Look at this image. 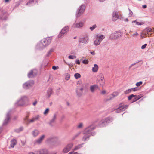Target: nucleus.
Wrapping results in <instances>:
<instances>
[{
  "label": "nucleus",
  "instance_id": "nucleus-52",
  "mask_svg": "<svg viewBox=\"0 0 154 154\" xmlns=\"http://www.w3.org/2000/svg\"><path fill=\"white\" fill-rule=\"evenodd\" d=\"M118 94H119L117 92H114L112 94V95L113 97H115L117 96L118 95Z\"/></svg>",
  "mask_w": 154,
  "mask_h": 154
},
{
  "label": "nucleus",
  "instance_id": "nucleus-34",
  "mask_svg": "<svg viewBox=\"0 0 154 154\" xmlns=\"http://www.w3.org/2000/svg\"><path fill=\"white\" fill-rule=\"evenodd\" d=\"M54 51V49L53 48H51L50 49L48 52L47 54V56H49L51 54L52 52H53Z\"/></svg>",
  "mask_w": 154,
  "mask_h": 154
},
{
  "label": "nucleus",
  "instance_id": "nucleus-14",
  "mask_svg": "<svg viewBox=\"0 0 154 154\" xmlns=\"http://www.w3.org/2000/svg\"><path fill=\"white\" fill-rule=\"evenodd\" d=\"M89 41V39L88 36L86 35L82 38H80L79 40V42L82 43L87 44L88 43Z\"/></svg>",
  "mask_w": 154,
  "mask_h": 154
},
{
  "label": "nucleus",
  "instance_id": "nucleus-55",
  "mask_svg": "<svg viewBox=\"0 0 154 154\" xmlns=\"http://www.w3.org/2000/svg\"><path fill=\"white\" fill-rule=\"evenodd\" d=\"M58 67L54 66H52V68L54 70H56L58 69Z\"/></svg>",
  "mask_w": 154,
  "mask_h": 154
},
{
  "label": "nucleus",
  "instance_id": "nucleus-35",
  "mask_svg": "<svg viewBox=\"0 0 154 154\" xmlns=\"http://www.w3.org/2000/svg\"><path fill=\"white\" fill-rule=\"evenodd\" d=\"M84 58V57H83L81 59V60H82V62L83 63L85 64H88L89 62L88 60L85 59L83 60Z\"/></svg>",
  "mask_w": 154,
  "mask_h": 154
},
{
  "label": "nucleus",
  "instance_id": "nucleus-64",
  "mask_svg": "<svg viewBox=\"0 0 154 154\" xmlns=\"http://www.w3.org/2000/svg\"><path fill=\"white\" fill-rule=\"evenodd\" d=\"M37 103V101H35L33 103V106H35Z\"/></svg>",
  "mask_w": 154,
  "mask_h": 154
},
{
  "label": "nucleus",
  "instance_id": "nucleus-58",
  "mask_svg": "<svg viewBox=\"0 0 154 154\" xmlns=\"http://www.w3.org/2000/svg\"><path fill=\"white\" fill-rule=\"evenodd\" d=\"M131 89L132 91H135L137 90V88L136 87L134 88H131Z\"/></svg>",
  "mask_w": 154,
  "mask_h": 154
},
{
  "label": "nucleus",
  "instance_id": "nucleus-49",
  "mask_svg": "<svg viewBox=\"0 0 154 154\" xmlns=\"http://www.w3.org/2000/svg\"><path fill=\"white\" fill-rule=\"evenodd\" d=\"M143 83L142 81H140L139 82H137L136 84V85L137 87H139Z\"/></svg>",
  "mask_w": 154,
  "mask_h": 154
},
{
  "label": "nucleus",
  "instance_id": "nucleus-60",
  "mask_svg": "<svg viewBox=\"0 0 154 154\" xmlns=\"http://www.w3.org/2000/svg\"><path fill=\"white\" fill-rule=\"evenodd\" d=\"M146 36V35H143V32H142V33H141V34L140 35V36H141V37L143 38H144L145 37L144 36Z\"/></svg>",
  "mask_w": 154,
  "mask_h": 154
},
{
  "label": "nucleus",
  "instance_id": "nucleus-44",
  "mask_svg": "<svg viewBox=\"0 0 154 154\" xmlns=\"http://www.w3.org/2000/svg\"><path fill=\"white\" fill-rule=\"evenodd\" d=\"M74 77L77 79L81 77V75L79 73H76L74 75Z\"/></svg>",
  "mask_w": 154,
  "mask_h": 154
},
{
  "label": "nucleus",
  "instance_id": "nucleus-6",
  "mask_svg": "<svg viewBox=\"0 0 154 154\" xmlns=\"http://www.w3.org/2000/svg\"><path fill=\"white\" fill-rule=\"evenodd\" d=\"M87 88L86 85L85 84H82V85L77 88L76 90V92L78 95L80 94V93L82 92L83 90H86Z\"/></svg>",
  "mask_w": 154,
  "mask_h": 154
},
{
  "label": "nucleus",
  "instance_id": "nucleus-13",
  "mask_svg": "<svg viewBox=\"0 0 154 154\" xmlns=\"http://www.w3.org/2000/svg\"><path fill=\"white\" fill-rule=\"evenodd\" d=\"M37 74V70L34 69L31 70L28 74V76L29 78H31L36 75Z\"/></svg>",
  "mask_w": 154,
  "mask_h": 154
},
{
  "label": "nucleus",
  "instance_id": "nucleus-21",
  "mask_svg": "<svg viewBox=\"0 0 154 154\" xmlns=\"http://www.w3.org/2000/svg\"><path fill=\"white\" fill-rule=\"evenodd\" d=\"M40 132L39 130L37 129L33 130L32 132V134L34 137H37L39 134Z\"/></svg>",
  "mask_w": 154,
  "mask_h": 154
},
{
  "label": "nucleus",
  "instance_id": "nucleus-8",
  "mask_svg": "<svg viewBox=\"0 0 154 154\" xmlns=\"http://www.w3.org/2000/svg\"><path fill=\"white\" fill-rule=\"evenodd\" d=\"M95 128L94 127L90 126L86 128L83 132L84 134L85 135H88L91 136L90 134L91 131L95 129Z\"/></svg>",
  "mask_w": 154,
  "mask_h": 154
},
{
  "label": "nucleus",
  "instance_id": "nucleus-20",
  "mask_svg": "<svg viewBox=\"0 0 154 154\" xmlns=\"http://www.w3.org/2000/svg\"><path fill=\"white\" fill-rule=\"evenodd\" d=\"M10 116V112H9L8 113H7L6 114V118L3 122V125H6L7 124L9 119Z\"/></svg>",
  "mask_w": 154,
  "mask_h": 154
},
{
  "label": "nucleus",
  "instance_id": "nucleus-63",
  "mask_svg": "<svg viewBox=\"0 0 154 154\" xmlns=\"http://www.w3.org/2000/svg\"><path fill=\"white\" fill-rule=\"evenodd\" d=\"M95 133L94 132H91V133L90 134L91 136V135L94 136L95 135Z\"/></svg>",
  "mask_w": 154,
  "mask_h": 154
},
{
  "label": "nucleus",
  "instance_id": "nucleus-46",
  "mask_svg": "<svg viewBox=\"0 0 154 154\" xmlns=\"http://www.w3.org/2000/svg\"><path fill=\"white\" fill-rule=\"evenodd\" d=\"M135 97V95L134 94H131L130 95H129L128 97V100H131L132 98L134 97Z\"/></svg>",
  "mask_w": 154,
  "mask_h": 154
},
{
  "label": "nucleus",
  "instance_id": "nucleus-43",
  "mask_svg": "<svg viewBox=\"0 0 154 154\" xmlns=\"http://www.w3.org/2000/svg\"><path fill=\"white\" fill-rule=\"evenodd\" d=\"M132 23H135L137 25H142L143 24V23L137 22L136 21V20L132 21Z\"/></svg>",
  "mask_w": 154,
  "mask_h": 154
},
{
  "label": "nucleus",
  "instance_id": "nucleus-10",
  "mask_svg": "<svg viewBox=\"0 0 154 154\" xmlns=\"http://www.w3.org/2000/svg\"><path fill=\"white\" fill-rule=\"evenodd\" d=\"M52 38L48 37L41 40L45 47L48 45L51 42Z\"/></svg>",
  "mask_w": 154,
  "mask_h": 154
},
{
  "label": "nucleus",
  "instance_id": "nucleus-26",
  "mask_svg": "<svg viewBox=\"0 0 154 154\" xmlns=\"http://www.w3.org/2000/svg\"><path fill=\"white\" fill-rule=\"evenodd\" d=\"M151 28L147 27L143 31V34L144 35H146V33L150 32L152 30Z\"/></svg>",
  "mask_w": 154,
  "mask_h": 154
},
{
  "label": "nucleus",
  "instance_id": "nucleus-33",
  "mask_svg": "<svg viewBox=\"0 0 154 154\" xmlns=\"http://www.w3.org/2000/svg\"><path fill=\"white\" fill-rule=\"evenodd\" d=\"M90 136L88 135H85V136L83 137L82 140L84 141L88 140Z\"/></svg>",
  "mask_w": 154,
  "mask_h": 154
},
{
  "label": "nucleus",
  "instance_id": "nucleus-28",
  "mask_svg": "<svg viewBox=\"0 0 154 154\" xmlns=\"http://www.w3.org/2000/svg\"><path fill=\"white\" fill-rule=\"evenodd\" d=\"M135 95V97H134L135 98L134 99V101H133V102L137 101L138 100L140 99V98H141V97H143V95L142 94H140L139 95L137 96L136 95Z\"/></svg>",
  "mask_w": 154,
  "mask_h": 154
},
{
  "label": "nucleus",
  "instance_id": "nucleus-54",
  "mask_svg": "<svg viewBox=\"0 0 154 154\" xmlns=\"http://www.w3.org/2000/svg\"><path fill=\"white\" fill-rule=\"evenodd\" d=\"M147 44H145L144 45H142L141 47V48L142 49H143L145 48L147 46Z\"/></svg>",
  "mask_w": 154,
  "mask_h": 154
},
{
  "label": "nucleus",
  "instance_id": "nucleus-61",
  "mask_svg": "<svg viewBox=\"0 0 154 154\" xmlns=\"http://www.w3.org/2000/svg\"><path fill=\"white\" fill-rule=\"evenodd\" d=\"M106 91L105 90H103L102 91H101V94H106Z\"/></svg>",
  "mask_w": 154,
  "mask_h": 154
},
{
  "label": "nucleus",
  "instance_id": "nucleus-39",
  "mask_svg": "<svg viewBox=\"0 0 154 154\" xmlns=\"http://www.w3.org/2000/svg\"><path fill=\"white\" fill-rule=\"evenodd\" d=\"M131 88L125 91L124 92V93L125 94H128L130 93L131 92Z\"/></svg>",
  "mask_w": 154,
  "mask_h": 154
},
{
  "label": "nucleus",
  "instance_id": "nucleus-42",
  "mask_svg": "<svg viewBox=\"0 0 154 154\" xmlns=\"http://www.w3.org/2000/svg\"><path fill=\"white\" fill-rule=\"evenodd\" d=\"M62 32L61 31L58 35L57 36V37L59 38H63V35H64Z\"/></svg>",
  "mask_w": 154,
  "mask_h": 154
},
{
  "label": "nucleus",
  "instance_id": "nucleus-1",
  "mask_svg": "<svg viewBox=\"0 0 154 154\" xmlns=\"http://www.w3.org/2000/svg\"><path fill=\"white\" fill-rule=\"evenodd\" d=\"M29 100L28 96L25 95L21 96L15 102L14 105L16 107L26 106L28 105V103Z\"/></svg>",
  "mask_w": 154,
  "mask_h": 154
},
{
  "label": "nucleus",
  "instance_id": "nucleus-18",
  "mask_svg": "<svg viewBox=\"0 0 154 154\" xmlns=\"http://www.w3.org/2000/svg\"><path fill=\"white\" fill-rule=\"evenodd\" d=\"M36 48L39 50L45 48L42 42L40 41L37 44Z\"/></svg>",
  "mask_w": 154,
  "mask_h": 154
},
{
  "label": "nucleus",
  "instance_id": "nucleus-51",
  "mask_svg": "<svg viewBox=\"0 0 154 154\" xmlns=\"http://www.w3.org/2000/svg\"><path fill=\"white\" fill-rule=\"evenodd\" d=\"M139 35V34L137 33V32H136L135 33H134V34H133L131 36L132 37H137Z\"/></svg>",
  "mask_w": 154,
  "mask_h": 154
},
{
  "label": "nucleus",
  "instance_id": "nucleus-37",
  "mask_svg": "<svg viewBox=\"0 0 154 154\" xmlns=\"http://www.w3.org/2000/svg\"><path fill=\"white\" fill-rule=\"evenodd\" d=\"M70 151L69 149L66 146L63 149V152L64 153H66Z\"/></svg>",
  "mask_w": 154,
  "mask_h": 154
},
{
  "label": "nucleus",
  "instance_id": "nucleus-36",
  "mask_svg": "<svg viewBox=\"0 0 154 154\" xmlns=\"http://www.w3.org/2000/svg\"><path fill=\"white\" fill-rule=\"evenodd\" d=\"M83 126V123H79L77 126V128L78 129H80L82 128Z\"/></svg>",
  "mask_w": 154,
  "mask_h": 154
},
{
  "label": "nucleus",
  "instance_id": "nucleus-40",
  "mask_svg": "<svg viewBox=\"0 0 154 154\" xmlns=\"http://www.w3.org/2000/svg\"><path fill=\"white\" fill-rule=\"evenodd\" d=\"M97 27V25L96 24L93 25L92 26L90 27L89 29L91 31H93Z\"/></svg>",
  "mask_w": 154,
  "mask_h": 154
},
{
  "label": "nucleus",
  "instance_id": "nucleus-25",
  "mask_svg": "<svg viewBox=\"0 0 154 154\" xmlns=\"http://www.w3.org/2000/svg\"><path fill=\"white\" fill-rule=\"evenodd\" d=\"M53 93L52 89L51 88H49L47 91L46 94V96L49 98Z\"/></svg>",
  "mask_w": 154,
  "mask_h": 154
},
{
  "label": "nucleus",
  "instance_id": "nucleus-27",
  "mask_svg": "<svg viewBox=\"0 0 154 154\" xmlns=\"http://www.w3.org/2000/svg\"><path fill=\"white\" fill-rule=\"evenodd\" d=\"M69 27L68 26H65L63 27L61 31V32H62L63 34L66 33L69 31Z\"/></svg>",
  "mask_w": 154,
  "mask_h": 154
},
{
  "label": "nucleus",
  "instance_id": "nucleus-11",
  "mask_svg": "<svg viewBox=\"0 0 154 154\" xmlns=\"http://www.w3.org/2000/svg\"><path fill=\"white\" fill-rule=\"evenodd\" d=\"M128 107V105L120 104L119 107L116 109V112L117 113H119L124 111L125 109H126Z\"/></svg>",
  "mask_w": 154,
  "mask_h": 154
},
{
  "label": "nucleus",
  "instance_id": "nucleus-47",
  "mask_svg": "<svg viewBox=\"0 0 154 154\" xmlns=\"http://www.w3.org/2000/svg\"><path fill=\"white\" fill-rule=\"evenodd\" d=\"M70 77V75L68 73H67L65 77V79L66 80H69Z\"/></svg>",
  "mask_w": 154,
  "mask_h": 154
},
{
  "label": "nucleus",
  "instance_id": "nucleus-5",
  "mask_svg": "<svg viewBox=\"0 0 154 154\" xmlns=\"http://www.w3.org/2000/svg\"><path fill=\"white\" fill-rule=\"evenodd\" d=\"M122 35V33L120 31H116L110 34L109 38L111 40H115L120 37Z\"/></svg>",
  "mask_w": 154,
  "mask_h": 154
},
{
  "label": "nucleus",
  "instance_id": "nucleus-12",
  "mask_svg": "<svg viewBox=\"0 0 154 154\" xmlns=\"http://www.w3.org/2000/svg\"><path fill=\"white\" fill-rule=\"evenodd\" d=\"M98 79H99L100 85L101 86L103 87L105 83L103 75L101 73L99 74L98 76Z\"/></svg>",
  "mask_w": 154,
  "mask_h": 154
},
{
  "label": "nucleus",
  "instance_id": "nucleus-24",
  "mask_svg": "<svg viewBox=\"0 0 154 154\" xmlns=\"http://www.w3.org/2000/svg\"><path fill=\"white\" fill-rule=\"evenodd\" d=\"M56 118V115L54 114L52 117V119L50 120L49 122V124L51 126L53 125V123L54 122Z\"/></svg>",
  "mask_w": 154,
  "mask_h": 154
},
{
  "label": "nucleus",
  "instance_id": "nucleus-30",
  "mask_svg": "<svg viewBox=\"0 0 154 154\" xmlns=\"http://www.w3.org/2000/svg\"><path fill=\"white\" fill-rule=\"evenodd\" d=\"M17 143V141L15 139H13L11 141V146L12 148H13L15 145Z\"/></svg>",
  "mask_w": 154,
  "mask_h": 154
},
{
  "label": "nucleus",
  "instance_id": "nucleus-45",
  "mask_svg": "<svg viewBox=\"0 0 154 154\" xmlns=\"http://www.w3.org/2000/svg\"><path fill=\"white\" fill-rule=\"evenodd\" d=\"M129 13L128 14V17H131L133 14V13L132 11L130 9H129Z\"/></svg>",
  "mask_w": 154,
  "mask_h": 154
},
{
  "label": "nucleus",
  "instance_id": "nucleus-3",
  "mask_svg": "<svg viewBox=\"0 0 154 154\" xmlns=\"http://www.w3.org/2000/svg\"><path fill=\"white\" fill-rule=\"evenodd\" d=\"M86 8L85 5L82 4L78 8L75 14L76 17H79L81 16L85 12Z\"/></svg>",
  "mask_w": 154,
  "mask_h": 154
},
{
  "label": "nucleus",
  "instance_id": "nucleus-17",
  "mask_svg": "<svg viewBox=\"0 0 154 154\" xmlns=\"http://www.w3.org/2000/svg\"><path fill=\"white\" fill-rule=\"evenodd\" d=\"M40 118V116L37 115H36L35 117H32V119H29L28 121V122L29 123H32L34 122L35 121L38 120Z\"/></svg>",
  "mask_w": 154,
  "mask_h": 154
},
{
  "label": "nucleus",
  "instance_id": "nucleus-59",
  "mask_svg": "<svg viewBox=\"0 0 154 154\" xmlns=\"http://www.w3.org/2000/svg\"><path fill=\"white\" fill-rule=\"evenodd\" d=\"M75 63L78 65H79L80 64L79 61L78 59H77L76 60Z\"/></svg>",
  "mask_w": 154,
  "mask_h": 154
},
{
  "label": "nucleus",
  "instance_id": "nucleus-50",
  "mask_svg": "<svg viewBox=\"0 0 154 154\" xmlns=\"http://www.w3.org/2000/svg\"><path fill=\"white\" fill-rule=\"evenodd\" d=\"M81 133V132H79L77 133L76 134H75L73 137V139H75V138H76Z\"/></svg>",
  "mask_w": 154,
  "mask_h": 154
},
{
  "label": "nucleus",
  "instance_id": "nucleus-16",
  "mask_svg": "<svg viewBox=\"0 0 154 154\" xmlns=\"http://www.w3.org/2000/svg\"><path fill=\"white\" fill-rule=\"evenodd\" d=\"M112 20L113 21H116L119 18L118 12L116 11H114L112 14Z\"/></svg>",
  "mask_w": 154,
  "mask_h": 154
},
{
  "label": "nucleus",
  "instance_id": "nucleus-31",
  "mask_svg": "<svg viewBox=\"0 0 154 154\" xmlns=\"http://www.w3.org/2000/svg\"><path fill=\"white\" fill-rule=\"evenodd\" d=\"M33 1L34 0H29L28 2L26 3V5L28 6H32L33 5L35 4L34 3H33Z\"/></svg>",
  "mask_w": 154,
  "mask_h": 154
},
{
  "label": "nucleus",
  "instance_id": "nucleus-41",
  "mask_svg": "<svg viewBox=\"0 0 154 154\" xmlns=\"http://www.w3.org/2000/svg\"><path fill=\"white\" fill-rule=\"evenodd\" d=\"M49 109L48 108H47L44 112L43 114L45 115H46L49 113Z\"/></svg>",
  "mask_w": 154,
  "mask_h": 154
},
{
  "label": "nucleus",
  "instance_id": "nucleus-29",
  "mask_svg": "<svg viewBox=\"0 0 154 154\" xmlns=\"http://www.w3.org/2000/svg\"><path fill=\"white\" fill-rule=\"evenodd\" d=\"M98 69V66L96 64L94 65V67L92 68V71L93 72H96L97 71Z\"/></svg>",
  "mask_w": 154,
  "mask_h": 154
},
{
  "label": "nucleus",
  "instance_id": "nucleus-23",
  "mask_svg": "<svg viewBox=\"0 0 154 154\" xmlns=\"http://www.w3.org/2000/svg\"><path fill=\"white\" fill-rule=\"evenodd\" d=\"M107 124V122H106L105 119H103L100 121L99 125L100 127H103L105 126Z\"/></svg>",
  "mask_w": 154,
  "mask_h": 154
},
{
  "label": "nucleus",
  "instance_id": "nucleus-32",
  "mask_svg": "<svg viewBox=\"0 0 154 154\" xmlns=\"http://www.w3.org/2000/svg\"><path fill=\"white\" fill-rule=\"evenodd\" d=\"M105 119L107 124L108 123H110L111 122H112L113 120V118L111 117H109L107 118H105Z\"/></svg>",
  "mask_w": 154,
  "mask_h": 154
},
{
  "label": "nucleus",
  "instance_id": "nucleus-38",
  "mask_svg": "<svg viewBox=\"0 0 154 154\" xmlns=\"http://www.w3.org/2000/svg\"><path fill=\"white\" fill-rule=\"evenodd\" d=\"M66 146L70 150L73 146V144L72 143H70L68 144Z\"/></svg>",
  "mask_w": 154,
  "mask_h": 154
},
{
  "label": "nucleus",
  "instance_id": "nucleus-53",
  "mask_svg": "<svg viewBox=\"0 0 154 154\" xmlns=\"http://www.w3.org/2000/svg\"><path fill=\"white\" fill-rule=\"evenodd\" d=\"M23 128L22 127L20 128L19 129L16 130V131L17 132H19L20 131H22L23 129Z\"/></svg>",
  "mask_w": 154,
  "mask_h": 154
},
{
  "label": "nucleus",
  "instance_id": "nucleus-48",
  "mask_svg": "<svg viewBox=\"0 0 154 154\" xmlns=\"http://www.w3.org/2000/svg\"><path fill=\"white\" fill-rule=\"evenodd\" d=\"M76 57L74 55H69L68 57V58L69 59H75Z\"/></svg>",
  "mask_w": 154,
  "mask_h": 154
},
{
  "label": "nucleus",
  "instance_id": "nucleus-62",
  "mask_svg": "<svg viewBox=\"0 0 154 154\" xmlns=\"http://www.w3.org/2000/svg\"><path fill=\"white\" fill-rule=\"evenodd\" d=\"M69 154H82L81 153L79 154L77 152H69Z\"/></svg>",
  "mask_w": 154,
  "mask_h": 154
},
{
  "label": "nucleus",
  "instance_id": "nucleus-2",
  "mask_svg": "<svg viewBox=\"0 0 154 154\" xmlns=\"http://www.w3.org/2000/svg\"><path fill=\"white\" fill-rule=\"evenodd\" d=\"M105 38L103 35L97 34L95 36V40L94 41V44L95 46L99 45L102 41Z\"/></svg>",
  "mask_w": 154,
  "mask_h": 154
},
{
  "label": "nucleus",
  "instance_id": "nucleus-4",
  "mask_svg": "<svg viewBox=\"0 0 154 154\" xmlns=\"http://www.w3.org/2000/svg\"><path fill=\"white\" fill-rule=\"evenodd\" d=\"M53 141L52 145L54 147H56L60 145L61 142L59 139L56 137H51L47 139V141Z\"/></svg>",
  "mask_w": 154,
  "mask_h": 154
},
{
  "label": "nucleus",
  "instance_id": "nucleus-57",
  "mask_svg": "<svg viewBox=\"0 0 154 154\" xmlns=\"http://www.w3.org/2000/svg\"><path fill=\"white\" fill-rule=\"evenodd\" d=\"M82 145H80L79 146H78L76 147H75V148L74 149V150H76L78 149H79V148H80V147H82Z\"/></svg>",
  "mask_w": 154,
  "mask_h": 154
},
{
  "label": "nucleus",
  "instance_id": "nucleus-56",
  "mask_svg": "<svg viewBox=\"0 0 154 154\" xmlns=\"http://www.w3.org/2000/svg\"><path fill=\"white\" fill-rule=\"evenodd\" d=\"M84 83H82V82L81 81H79L77 82V84L78 85H80L81 86L82 85V84H83Z\"/></svg>",
  "mask_w": 154,
  "mask_h": 154
},
{
  "label": "nucleus",
  "instance_id": "nucleus-9",
  "mask_svg": "<svg viewBox=\"0 0 154 154\" xmlns=\"http://www.w3.org/2000/svg\"><path fill=\"white\" fill-rule=\"evenodd\" d=\"M34 82L32 80L27 82L23 85V88L25 89H28L33 85Z\"/></svg>",
  "mask_w": 154,
  "mask_h": 154
},
{
  "label": "nucleus",
  "instance_id": "nucleus-19",
  "mask_svg": "<svg viewBox=\"0 0 154 154\" xmlns=\"http://www.w3.org/2000/svg\"><path fill=\"white\" fill-rule=\"evenodd\" d=\"M48 150L46 149H43L37 151V154H48Z\"/></svg>",
  "mask_w": 154,
  "mask_h": 154
},
{
  "label": "nucleus",
  "instance_id": "nucleus-15",
  "mask_svg": "<svg viewBox=\"0 0 154 154\" xmlns=\"http://www.w3.org/2000/svg\"><path fill=\"white\" fill-rule=\"evenodd\" d=\"M84 23L83 22L80 21L79 23H75L73 24L72 27L75 28H80L83 26Z\"/></svg>",
  "mask_w": 154,
  "mask_h": 154
},
{
  "label": "nucleus",
  "instance_id": "nucleus-7",
  "mask_svg": "<svg viewBox=\"0 0 154 154\" xmlns=\"http://www.w3.org/2000/svg\"><path fill=\"white\" fill-rule=\"evenodd\" d=\"M46 137V135L43 134L41 135L39 137L36 139L34 141V143L35 145H40L41 144L43 140L45 139Z\"/></svg>",
  "mask_w": 154,
  "mask_h": 154
},
{
  "label": "nucleus",
  "instance_id": "nucleus-22",
  "mask_svg": "<svg viewBox=\"0 0 154 154\" xmlns=\"http://www.w3.org/2000/svg\"><path fill=\"white\" fill-rule=\"evenodd\" d=\"M98 88L97 85H94L90 87V90L92 93H94L95 90Z\"/></svg>",
  "mask_w": 154,
  "mask_h": 154
}]
</instances>
